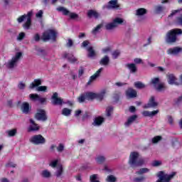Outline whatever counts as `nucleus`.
Segmentation results:
<instances>
[{
  "mask_svg": "<svg viewBox=\"0 0 182 182\" xmlns=\"http://www.w3.org/2000/svg\"><path fill=\"white\" fill-rule=\"evenodd\" d=\"M29 141L31 142L32 144L39 146V144H45V143H46V139H45L42 135L38 134L31 136L29 139Z\"/></svg>",
  "mask_w": 182,
  "mask_h": 182,
  "instance_id": "obj_8",
  "label": "nucleus"
},
{
  "mask_svg": "<svg viewBox=\"0 0 182 182\" xmlns=\"http://www.w3.org/2000/svg\"><path fill=\"white\" fill-rule=\"evenodd\" d=\"M65 58H66L70 63H76V62H77V58H75L72 54H65Z\"/></svg>",
  "mask_w": 182,
  "mask_h": 182,
  "instance_id": "obj_30",
  "label": "nucleus"
},
{
  "mask_svg": "<svg viewBox=\"0 0 182 182\" xmlns=\"http://www.w3.org/2000/svg\"><path fill=\"white\" fill-rule=\"evenodd\" d=\"M163 11H164V7H163L161 6H156L155 7L156 14H161V12H163Z\"/></svg>",
  "mask_w": 182,
  "mask_h": 182,
  "instance_id": "obj_47",
  "label": "nucleus"
},
{
  "mask_svg": "<svg viewBox=\"0 0 182 182\" xmlns=\"http://www.w3.org/2000/svg\"><path fill=\"white\" fill-rule=\"evenodd\" d=\"M85 97L87 100H93V99H97V93L95 92H86Z\"/></svg>",
  "mask_w": 182,
  "mask_h": 182,
  "instance_id": "obj_25",
  "label": "nucleus"
},
{
  "mask_svg": "<svg viewBox=\"0 0 182 182\" xmlns=\"http://www.w3.org/2000/svg\"><path fill=\"white\" fill-rule=\"evenodd\" d=\"M107 8V9H120V4H119L117 0H111L109 1Z\"/></svg>",
  "mask_w": 182,
  "mask_h": 182,
  "instance_id": "obj_15",
  "label": "nucleus"
},
{
  "mask_svg": "<svg viewBox=\"0 0 182 182\" xmlns=\"http://www.w3.org/2000/svg\"><path fill=\"white\" fill-rule=\"evenodd\" d=\"M134 182L144 181V176H140V177L134 178Z\"/></svg>",
  "mask_w": 182,
  "mask_h": 182,
  "instance_id": "obj_57",
  "label": "nucleus"
},
{
  "mask_svg": "<svg viewBox=\"0 0 182 182\" xmlns=\"http://www.w3.org/2000/svg\"><path fill=\"white\" fill-rule=\"evenodd\" d=\"M97 164H103L106 161V157L102 155H99L95 158Z\"/></svg>",
  "mask_w": 182,
  "mask_h": 182,
  "instance_id": "obj_32",
  "label": "nucleus"
},
{
  "mask_svg": "<svg viewBox=\"0 0 182 182\" xmlns=\"http://www.w3.org/2000/svg\"><path fill=\"white\" fill-rule=\"evenodd\" d=\"M87 50L88 52V58H95L96 56V52L93 50V47H88Z\"/></svg>",
  "mask_w": 182,
  "mask_h": 182,
  "instance_id": "obj_34",
  "label": "nucleus"
},
{
  "mask_svg": "<svg viewBox=\"0 0 182 182\" xmlns=\"http://www.w3.org/2000/svg\"><path fill=\"white\" fill-rule=\"evenodd\" d=\"M43 16V11L42 10H40L38 11V13L36 14V17L41 19Z\"/></svg>",
  "mask_w": 182,
  "mask_h": 182,
  "instance_id": "obj_55",
  "label": "nucleus"
},
{
  "mask_svg": "<svg viewBox=\"0 0 182 182\" xmlns=\"http://www.w3.org/2000/svg\"><path fill=\"white\" fill-rule=\"evenodd\" d=\"M18 89L23 90V89H25V87H26V84H25V82H20L18 85Z\"/></svg>",
  "mask_w": 182,
  "mask_h": 182,
  "instance_id": "obj_54",
  "label": "nucleus"
},
{
  "mask_svg": "<svg viewBox=\"0 0 182 182\" xmlns=\"http://www.w3.org/2000/svg\"><path fill=\"white\" fill-rule=\"evenodd\" d=\"M166 79L168 85H178V82H177V77L174 74L168 73L166 75Z\"/></svg>",
  "mask_w": 182,
  "mask_h": 182,
  "instance_id": "obj_13",
  "label": "nucleus"
},
{
  "mask_svg": "<svg viewBox=\"0 0 182 182\" xmlns=\"http://www.w3.org/2000/svg\"><path fill=\"white\" fill-rule=\"evenodd\" d=\"M16 129H10L6 132V134L8 136V137H14V136H16Z\"/></svg>",
  "mask_w": 182,
  "mask_h": 182,
  "instance_id": "obj_35",
  "label": "nucleus"
},
{
  "mask_svg": "<svg viewBox=\"0 0 182 182\" xmlns=\"http://www.w3.org/2000/svg\"><path fill=\"white\" fill-rule=\"evenodd\" d=\"M23 38H25V33L21 32L17 36V41H22V39H23Z\"/></svg>",
  "mask_w": 182,
  "mask_h": 182,
  "instance_id": "obj_56",
  "label": "nucleus"
},
{
  "mask_svg": "<svg viewBox=\"0 0 182 182\" xmlns=\"http://www.w3.org/2000/svg\"><path fill=\"white\" fill-rule=\"evenodd\" d=\"M112 59H117L120 56V50H115L112 53Z\"/></svg>",
  "mask_w": 182,
  "mask_h": 182,
  "instance_id": "obj_45",
  "label": "nucleus"
},
{
  "mask_svg": "<svg viewBox=\"0 0 182 182\" xmlns=\"http://www.w3.org/2000/svg\"><path fill=\"white\" fill-rule=\"evenodd\" d=\"M57 11L58 12H61L63 15H65V16H68L69 15V13L70 12L68 9L63 7V6H59L57 8Z\"/></svg>",
  "mask_w": 182,
  "mask_h": 182,
  "instance_id": "obj_29",
  "label": "nucleus"
},
{
  "mask_svg": "<svg viewBox=\"0 0 182 182\" xmlns=\"http://www.w3.org/2000/svg\"><path fill=\"white\" fill-rule=\"evenodd\" d=\"M134 85L136 89H144L146 87V85L140 81L135 82Z\"/></svg>",
  "mask_w": 182,
  "mask_h": 182,
  "instance_id": "obj_41",
  "label": "nucleus"
},
{
  "mask_svg": "<svg viewBox=\"0 0 182 182\" xmlns=\"http://www.w3.org/2000/svg\"><path fill=\"white\" fill-rule=\"evenodd\" d=\"M73 45V41H72V39L69 38L67 42V46H68V48H70V46H72Z\"/></svg>",
  "mask_w": 182,
  "mask_h": 182,
  "instance_id": "obj_64",
  "label": "nucleus"
},
{
  "mask_svg": "<svg viewBox=\"0 0 182 182\" xmlns=\"http://www.w3.org/2000/svg\"><path fill=\"white\" fill-rule=\"evenodd\" d=\"M143 62V60L141 58H135L134 59V63L136 65H140V63H141Z\"/></svg>",
  "mask_w": 182,
  "mask_h": 182,
  "instance_id": "obj_60",
  "label": "nucleus"
},
{
  "mask_svg": "<svg viewBox=\"0 0 182 182\" xmlns=\"http://www.w3.org/2000/svg\"><path fill=\"white\" fill-rule=\"evenodd\" d=\"M110 62V58L107 55H105L100 61L103 66H107Z\"/></svg>",
  "mask_w": 182,
  "mask_h": 182,
  "instance_id": "obj_28",
  "label": "nucleus"
},
{
  "mask_svg": "<svg viewBox=\"0 0 182 182\" xmlns=\"http://www.w3.org/2000/svg\"><path fill=\"white\" fill-rule=\"evenodd\" d=\"M112 50H113V48H112V46H107L104 48H102V53H104L105 55L107 54V53H110V52H112Z\"/></svg>",
  "mask_w": 182,
  "mask_h": 182,
  "instance_id": "obj_44",
  "label": "nucleus"
},
{
  "mask_svg": "<svg viewBox=\"0 0 182 182\" xmlns=\"http://www.w3.org/2000/svg\"><path fill=\"white\" fill-rule=\"evenodd\" d=\"M90 180L91 182H99L97 181V174H93L90 177Z\"/></svg>",
  "mask_w": 182,
  "mask_h": 182,
  "instance_id": "obj_51",
  "label": "nucleus"
},
{
  "mask_svg": "<svg viewBox=\"0 0 182 182\" xmlns=\"http://www.w3.org/2000/svg\"><path fill=\"white\" fill-rule=\"evenodd\" d=\"M177 23H178V25H181L182 26V15L179 16L178 18H177Z\"/></svg>",
  "mask_w": 182,
  "mask_h": 182,
  "instance_id": "obj_63",
  "label": "nucleus"
},
{
  "mask_svg": "<svg viewBox=\"0 0 182 182\" xmlns=\"http://www.w3.org/2000/svg\"><path fill=\"white\" fill-rule=\"evenodd\" d=\"M113 22L117 27L118 25H122V23H123L124 22V20L122 18L117 17L113 20Z\"/></svg>",
  "mask_w": 182,
  "mask_h": 182,
  "instance_id": "obj_42",
  "label": "nucleus"
},
{
  "mask_svg": "<svg viewBox=\"0 0 182 182\" xmlns=\"http://www.w3.org/2000/svg\"><path fill=\"white\" fill-rule=\"evenodd\" d=\"M22 58V52L16 53L15 55L11 58V60H9L7 63H6V66L8 69H14V68H16L18 65V62L21 60Z\"/></svg>",
  "mask_w": 182,
  "mask_h": 182,
  "instance_id": "obj_4",
  "label": "nucleus"
},
{
  "mask_svg": "<svg viewBox=\"0 0 182 182\" xmlns=\"http://www.w3.org/2000/svg\"><path fill=\"white\" fill-rule=\"evenodd\" d=\"M177 35H182L181 29L174 28L168 31L165 37L166 43H176L177 42Z\"/></svg>",
  "mask_w": 182,
  "mask_h": 182,
  "instance_id": "obj_2",
  "label": "nucleus"
},
{
  "mask_svg": "<svg viewBox=\"0 0 182 182\" xmlns=\"http://www.w3.org/2000/svg\"><path fill=\"white\" fill-rule=\"evenodd\" d=\"M68 16H70V19H77L79 18V15L75 13H70L68 14Z\"/></svg>",
  "mask_w": 182,
  "mask_h": 182,
  "instance_id": "obj_50",
  "label": "nucleus"
},
{
  "mask_svg": "<svg viewBox=\"0 0 182 182\" xmlns=\"http://www.w3.org/2000/svg\"><path fill=\"white\" fill-rule=\"evenodd\" d=\"M107 93V90L104 89L100 92L97 93V97L98 100H103V98L105 97V95Z\"/></svg>",
  "mask_w": 182,
  "mask_h": 182,
  "instance_id": "obj_33",
  "label": "nucleus"
},
{
  "mask_svg": "<svg viewBox=\"0 0 182 182\" xmlns=\"http://www.w3.org/2000/svg\"><path fill=\"white\" fill-rule=\"evenodd\" d=\"M106 116L107 117H110L112 114H113V107H108L106 108L105 110Z\"/></svg>",
  "mask_w": 182,
  "mask_h": 182,
  "instance_id": "obj_43",
  "label": "nucleus"
},
{
  "mask_svg": "<svg viewBox=\"0 0 182 182\" xmlns=\"http://www.w3.org/2000/svg\"><path fill=\"white\" fill-rule=\"evenodd\" d=\"M63 175V166L62 164H58L56 167L55 176H56V177H62Z\"/></svg>",
  "mask_w": 182,
  "mask_h": 182,
  "instance_id": "obj_21",
  "label": "nucleus"
},
{
  "mask_svg": "<svg viewBox=\"0 0 182 182\" xmlns=\"http://www.w3.org/2000/svg\"><path fill=\"white\" fill-rule=\"evenodd\" d=\"M56 149L58 153H62L65 150V144H59L58 146L56 147Z\"/></svg>",
  "mask_w": 182,
  "mask_h": 182,
  "instance_id": "obj_46",
  "label": "nucleus"
},
{
  "mask_svg": "<svg viewBox=\"0 0 182 182\" xmlns=\"http://www.w3.org/2000/svg\"><path fill=\"white\" fill-rule=\"evenodd\" d=\"M62 114L63 116H66L67 117H69V116L72 114V109L69 108H63L62 110Z\"/></svg>",
  "mask_w": 182,
  "mask_h": 182,
  "instance_id": "obj_38",
  "label": "nucleus"
},
{
  "mask_svg": "<svg viewBox=\"0 0 182 182\" xmlns=\"http://www.w3.org/2000/svg\"><path fill=\"white\" fill-rule=\"evenodd\" d=\"M103 123H105V118H103V117H97L94 119L92 126L99 127L100 126H102Z\"/></svg>",
  "mask_w": 182,
  "mask_h": 182,
  "instance_id": "obj_18",
  "label": "nucleus"
},
{
  "mask_svg": "<svg viewBox=\"0 0 182 182\" xmlns=\"http://www.w3.org/2000/svg\"><path fill=\"white\" fill-rule=\"evenodd\" d=\"M35 117L37 120H41V122H46V120H48L46 112L43 109H38Z\"/></svg>",
  "mask_w": 182,
  "mask_h": 182,
  "instance_id": "obj_9",
  "label": "nucleus"
},
{
  "mask_svg": "<svg viewBox=\"0 0 182 182\" xmlns=\"http://www.w3.org/2000/svg\"><path fill=\"white\" fill-rule=\"evenodd\" d=\"M107 181H108V182H115L116 181V177H114L113 175L108 176L107 177Z\"/></svg>",
  "mask_w": 182,
  "mask_h": 182,
  "instance_id": "obj_52",
  "label": "nucleus"
},
{
  "mask_svg": "<svg viewBox=\"0 0 182 182\" xmlns=\"http://www.w3.org/2000/svg\"><path fill=\"white\" fill-rule=\"evenodd\" d=\"M42 85V80L41 79H36L33 82H31L29 85L30 89L36 88L37 92H46L48 90V87L46 86H41Z\"/></svg>",
  "mask_w": 182,
  "mask_h": 182,
  "instance_id": "obj_6",
  "label": "nucleus"
},
{
  "mask_svg": "<svg viewBox=\"0 0 182 182\" xmlns=\"http://www.w3.org/2000/svg\"><path fill=\"white\" fill-rule=\"evenodd\" d=\"M103 28V24H99L97 25L94 29L92 31V35H97L99 32H100V30Z\"/></svg>",
  "mask_w": 182,
  "mask_h": 182,
  "instance_id": "obj_36",
  "label": "nucleus"
},
{
  "mask_svg": "<svg viewBox=\"0 0 182 182\" xmlns=\"http://www.w3.org/2000/svg\"><path fill=\"white\" fill-rule=\"evenodd\" d=\"M59 161H60V159H55L50 161L48 166L50 167H52V168H55V167H58L59 166Z\"/></svg>",
  "mask_w": 182,
  "mask_h": 182,
  "instance_id": "obj_26",
  "label": "nucleus"
},
{
  "mask_svg": "<svg viewBox=\"0 0 182 182\" xmlns=\"http://www.w3.org/2000/svg\"><path fill=\"white\" fill-rule=\"evenodd\" d=\"M87 15L89 18H99V13L93 10L89 11Z\"/></svg>",
  "mask_w": 182,
  "mask_h": 182,
  "instance_id": "obj_37",
  "label": "nucleus"
},
{
  "mask_svg": "<svg viewBox=\"0 0 182 182\" xmlns=\"http://www.w3.org/2000/svg\"><path fill=\"white\" fill-rule=\"evenodd\" d=\"M128 163L132 167H140L144 164V159L137 151H132L129 154Z\"/></svg>",
  "mask_w": 182,
  "mask_h": 182,
  "instance_id": "obj_1",
  "label": "nucleus"
},
{
  "mask_svg": "<svg viewBox=\"0 0 182 182\" xmlns=\"http://www.w3.org/2000/svg\"><path fill=\"white\" fill-rule=\"evenodd\" d=\"M149 171H150V169L147 168H141L136 172V174H138V176H141L142 174L149 173Z\"/></svg>",
  "mask_w": 182,
  "mask_h": 182,
  "instance_id": "obj_39",
  "label": "nucleus"
},
{
  "mask_svg": "<svg viewBox=\"0 0 182 182\" xmlns=\"http://www.w3.org/2000/svg\"><path fill=\"white\" fill-rule=\"evenodd\" d=\"M6 167H12V168H15L16 167V165L14 163V162H8L6 164Z\"/></svg>",
  "mask_w": 182,
  "mask_h": 182,
  "instance_id": "obj_58",
  "label": "nucleus"
},
{
  "mask_svg": "<svg viewBox=\"0 0 182 182\" xmlns=\"http://www.w3.org/2000/svg\"><path fill=\"white\" fill-rule=\"evenodd\" d=\"M89 43H90L89 42V41H83L82 43V48H87V46L89 45Z\"/></svg>",
  "mask_w": 182,
  "mask_h": 182,
  "instance_id": "obj_62",
  "label": "nucleus"
},
{
  "mask_svg": "<svg viewBox=\"0 0 182 182\" xmlns=\"http://www.w3.org/2000/svg\"><path fill=\"white\" fill-rule=\"evenodd\" d=\"M136 119H137V115H132V116L129 117L127 119V121L124 124L125 127H129V126L133 124V123L134 122Z\"/></svg>",
  "mask_w": 182,
  "mask_h": 182,
  "instance_id": "obj_23",
  "label": "nucleus"
},
{
  "mask_svg": "<svg viewBox=\"0 0 182 182\" xmlns=\"http://www.w3.org/2000/svg\"><path fill=\"white\" fill-rule=\"evenodd\" d=\"M51 100H52V104L53 105H63V100L60 97H59V94H58V92H54L53 94V96L51 97Z\"/></svg>",
  "mask_w": 182,
  "mask_h": 182,
  "instance_id": "obj_11",
  "label": "nucleus"
},
{
  "mask_svg": "<svg viewBox=\"0 0 182 182\" xmlns=\"http://www.w3.org/2000/svg\"><path fill=\"white\" fill-rule=\"evenodd\" d=\"M181 52H182V48L175 47L173 48H168L166 51V53L168 55H178V53H181Z\"/></svg>",
  "mask_w": 182,
  "mask_h": 182,
  "instance_id": "obj_17",
  "label": "nucleus"
},
{
  "mask_svg": "<svg viewBox=\"0 0 182 182\" xmlns=\"http://www.w3.org/2000/svg\"><path fill=\"white\" fill-rule=\"evenodd\" d=\"M80 114H82V110H80V109L75 110V117H79V116H80Z\"/></svg>",
  "mask_w": 182,
  "mask_h": 182,
  "instance_id": "obj_61",
  "label": "nucleus"
},
{
  "mask_svg": "<svg viewBox=\"0 0 182 182\" xmlns=\"http://www.w3.org/2000/svg\"><path fill=\"white\" fill-rule=\"evenodd\" d=\"M159 104L156 102V100L154 99V97H151L149 99V101L148 104L145 106V107H156Z\"/></svg>",
  "mask_w": 182,
  "mask_h": 182,
  "instance_id": "obj_22",
  "label": "nucleus"
},
{
  "mask_svg": "<svg viewBox=\"0 0 182 182\" xmlns=\"http://www.w3.org/2000/svg\"><path fill=\"white\" fill-rule=\"evenodd\" d=\"M84 73H85V68H83L82 67H80L78 71V76H82Z\"/></svg>",
  "mask_w": 182,
  "mask_h": 182,
  "instance_id": "obj_59",
  "label": "nucleus"
},
{
  "mask_svg": "<svg viewBox=\"0 0 182 182\" xmlns=\"http://www.w3.org/2000/svg\"><path fill=\"white\" fill-rule=\"evenodd\" d=\"M158 92H164L166 90V85L163 82L160 83L159 77L152 78L150 82Z\"/></svg>",
  "mask_w": 182,
  "mask_h": 182,
  "instance_id": "obj_7",
  "label": "nucleus"
},
{
  "mask_svg": "<svg viewBox=\"0 0 182 182\" xmlns=\"http://www.w3.org/2000/svg\"><path fill=\"white\" fill-rule=\"evenodd\" d=\"M126 67L129 69L131 73H136V72H137V65L134 63H128L126 65Z\"/></svg>",
  "mask_w": 182,
  "mask_h": 182,
  "instance_id": "obj_24",
  "label": "nucleus"
},
{
  "mask_svg": "<svg viewBox=\"0 0 182 182\" xmlns=\"http://www.w3.org/2000/svg\"><path fill=\"white\" fill-rule=\"evenodd\" d=\"M147 14V10L144 8H140L136 9L135 15L138 17V21H144V15Z\"/></svg>",
  "mask_w": 182,
  "mask_h": 182,
  "instance_id": "obj_10",
  "label": "nucleus"
},
{
  "mask_svg": "<svg viewBox=\"0 0 182 182\" xmlns=\"http://www.w3.org/2000/svg\"><path fill=\"white\" fill-rule=\"evenodd\" d=\"M41 175V177H43L44 178H50V177H52V173L47 169L42 171Z\"/></svg>",
  "mask_w": 182,
  "mask_h": 182,
  "instance_id": "obj_31",
  "label": "nucleus"
},
{
  "mask_svg": "<svg viewBox=\"0 0 182 182\" xmlns=\"http://www.w3.org/2000/svg\"><path fill=\"white\" fill-rule=\"evenodd\" d=\"M161 165V161H154L151 163V166H153V167H159Z\"/></svg>",
  "mask_w": 182,
  "mask_h": 182,
  "instance_id": "obj_53",
  "label": "nucleus"
},
{
  "mask_svg": "<svg viewBox=\"0 0 182 182\" xmlns=\"http://www.w3.org/2000/svg\"><path fill=\"white\" fill-rule=\"evenodd\" d=\"M161 140V136H156L154 138H152L151 141L154 143V144H156V143H159Z\"/></svg>",
  "mask_w": 182,
  "mask_h": 182,
  "instance_id": "obj_49",
  "label": "nucleus"
},
{
  "mask_svg": "<svg viewBox=\"0 0 182 182\" xmlns=\"http://www.w3.org/2000/svg\"><path fill=\"white\" fill-rule=\"evenodd\" d=\"M102 72H103V68H100L94 75H92L91 77H90V80L87 82V85H90L97 77L100 76L102 74Z\"/></svg>",
  "mask_w": 182,
  "mask_h": 182,
  "instance_id": "obj_12",
  "label": "nucleus"
},
{
  "mask_svg": "<svg viewBox=\"0 0 182 182\" xmlns=\"http://www.w3.org/2000/svg\"><path fill=\"white\" fill-rule=\"evenodd\" d=\"M58 37V31L56 30H48L43 34L42 39L44 41H53L55 42L56 38Z\"/></svg>",
  "mask_w": 182,
  "mask_h": 182,
  "instance_id": "obj_5",
  "label": "nucleus"
},
{
  "mask_svg": "<svg viewBox=\"0 0 182 182\" xmlns=\"http://www.w3.org/2000/svg\"><path fill=\"white\" fill-rule=\"evenodd\" d=\"M21 111L23 113L28 114L29 113V104L28 102H23L21 105Z\"/></svg>",
  "mask_w": 182,
  "mask_h": 182,
  "instance_id": "obj_27",
  "label": "nucleus"
},
{
  "mask_svg": "<svg viewBox=\"0 0 182 182\" xmlns=\"http://www.w3.org/2000/svg\"><path fill=\"white\" fill-rule=\"evenodd\" d=\"M106 29H107V31H112L113 29H114V28H117L116 24L114 23V21H112V23H109L105 26Z\"/></svg>",
  "mask_w": 182,
  "mask_h": 182,
  "instance_id": "obj_40",
  "label": "nucleus"
},
{
  "mask_svg": "<svg viewBox=\"0 0 182 182\" xmlns=\"http://www.w3.org/2000/svg\"><path fill=\"white\" fill-rule=\"evenodd\" d=\"M126 96L128 97V99H133L137 96V92L132 88H129L126 91Z\"/></svg>",
  "mask_w": 182,
  "mask_h": 182,
  "instance_id": "obj_19",
  "label": "nucleus"
},
{
  "mask_svg": "<svg viewBox=\"0 0 182 182\" xmlns=\"http://www.w3.org/2000/svg\"><path fill=\"white\" fill-rule=\"evenodd\" d=\"M29 97L31 100H33L34 102H36V100L40 103H45L46 102V98L41 97L38 94H30Z\"/></svg>",
  "mask_w": 182,
  "mask_h": 182,
  "instance_id": "obj_16",
  "label": "nucleus"
},
{
  "mask_svg": "<svg viewBox=\"0 0 182 182\" xmlns=\"http://www.w3.org/2000/svg\"><path fill=\"white\" fill-rule=\"evenodd\" d=\"M159 109L154 110V111H144L142 112L143 116L145 117H154V116H156V114H158Z\"/></svg>",
  "mask_w": 182,
  "mask_h": 182,
  "instance_id": "obj_20",
  "label": "nucleus"
},
{
  "mask_svg": "<svg viewBox=\"0 0 182 182\" xmlns=\"http://www.w3.org/2000/svg\"><path fill=\"white\" fill-rule=\"evenodd\" d=\"M41 129V127L38 124L35 123L33 119H30V125L28 128V132H38Z\"/></svg>",
  "mask_w": 182,
  "mask_h": 182,
  "instance_id": "obj_14",
  "label": "nucleus"
},
{
  "mask_svg": "<svg viewBox=\"0 0 182 182\" xmlns=\"http://www.w3.org/2000/svg\"><path fill=\"white\" fill-rule=\"evenodd\" d=\"M77 100L79 103H83L85 100H86V93L81 95L78 98Z\"/></svg>",
  "mask_w": 182,
  "mask_h": 182,
  "instance_id": "obj_48",
  "label": "nucleus"
},
{
  "mask_svg": "<svg viewBox=\"0 0 182 182\" xmlns=\"http://www.w3.org/2000/svg\"><path fill=\"white\" fill-rule=\"evenodd\" d=\"M33 13L29 11L27 14L22 15L17 18V22L18 23H22L24 21L25 23L23 24V28L24 29H30L31 26L32 25V15Z\"/></svg>",
  "mask_w": 182,
  "mask_h": 182,
  "instance_id": "obj_3",
  "label": "nucleus"
}]
</instances>
